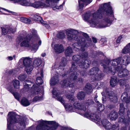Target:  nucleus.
Listing matches in <instances>:
<instances>
[{
	"instance_id": "8fccbe9b",
	"label": "nucleus",
	"mask_w": 130,
	"mask_h": 130,
	"mask_svg": "<svg viewBox=\"0 0 130 130\" xmlns=\"http://www.w3.org/2000/svg\"><path fill=\"white\" fill-rule=\"evenodd\" d=\"M85 103L87 106H89L94 103V101L92 100L88 99L86 101Z\"/></svg>"
},
{
	"instance_id": "f03ea898",
	"label": "nucleus",
	"mask_w": 130,
	"mask_h": 130,
	"mask_svg": "<svg viewBox=\"0 0 130 130\" xmlns=\"http://www.w3.org/2000/svg\"><path fill=\"white\" fill-rule=\"evenodd\" d=\"M8 116L7 128L9 130H21L25 128L26 121L25 117L12 112L8 113Z\"/></svg>"
},
{
	"instance_id": "052dcab7",
	"label": "nucleus",
	"mask_w": 130,
	"mask_h": 130,
	"mask_svg": "<svg viewBox=\"0 0 130 130\" xmlns=\"http://www.w3.org/2000/svg\"><path fill=\"white\" fill-rule=\"evenodd\" d=\"M67 128L65 127L62 126L60 128V130H67Z\"/></svg>"
},
{
	"instance_id": "6e6d98bb",
	"label": "nucleus",
	"mask_w": 130,
	"mask_h": 130,
	"mask_svg": "<svg viewBox=\"0 0 130 130\" xmlns=\"http://www.w3.org/2000/svg\"><path fill=\"white\" fill-rule=\"evenodd\" d=\"M122 37L121 36L118 37L117 40V43H120L122 39Z\"/></svg>"
},
{
	"instance_id": "3c124183",
	"label": "nucleus",
	"mask_w": 130,
	"mask_h": 130,
	"mask_svg": "<svg viewBox=\"0 0 130 130\" xmlns=\"http://www.w3.org/2000/svg\"><path fill=\"white\" fill-rule=\"evenodd\" d=\"M43 99L42 95L38 96H36L33 99V101L34 102H36L39 100H41Z\"/></svg>"
},
{
	"instance_id": "ea45409f",
	"label": "nucleus",
	"mask_w": 130,
	"mask_h": 130,
	"mask_svg": "<svg viewBox=\"0 0 130 130\" xmlns=\"http://www.w3.org/2000/svg\"><path fill=\"white\" fill-rule=\"evenodd\" d=\"M8 90L14 96L15 98L17 100H19V94L17 93L14 92L13 90V89L12 88H8Z\"/></svg>"
},
{
	"instance_id": "e433bc0d",
	"label": "nucleus",
	"mask_w": 130,
	"mask_h": 130,
	"mask_svg": "<svg viewBox=\"0 0 130 130\" xmlns=\"http://www.w3.org/2000/svg\"><path fill=\"white\" fill-rule=\"evenodd\" d=\"M119 82L120 85L121 86H124L125 87V89H127L128 87V84L126 80L124 79H120Z\"/></svg>"
},
{
	"instance_id": "6ab92c4d",
	"label": "nucleus",
	"mask_w": 130,
	"mask_h": 130,
	"mask_svg": "<svg viewBox=\"0 0 130 130\" xmlns=\"http://www.w3.org/2000/svg\"><path fill=\"white\" fill-rule=\"evenodd\" d=\"M84 104V103L82 102L79 103L78 102H76L73 104V105L76 109H80L85 112L87 110V108Z\"/></svg>"
},
{
	"instance_id": "cd10ccee",
	"label": "nucleus",
	"mask_w": 130,
	"mask_h": 130,
	"mask_svg": "<svg viewBox=\"0 0 130 130\" xmlns=\"http://www.w3.org/2000/svg\"><path fill=\"white\" fill-rule=\"evenodd\" d=\"M78 75V74L77 72H75L70 74L69 78V79L72 82H73L74 83V81L77 79Z\"/></svg>"
},
{
	"instance_id": "9d476101",
	"label": "nucleus",
	"mask_w": 130,
	"mask_h": 130,
	"mask_svg": "<svg viewBox=\"0 0 130 130\" xmlns=\"http://www.w3.org/2000/svg\"><path fill=\"white\" fill-rule=\"evenodd\" d=\"M88 74L90 75H94L95 78L93 80H101L104 76V74L102 73L99 69L96 67H93L89 70Z\"/></svg>"
},
{
	"instance_id": "09e8293b",
	"label": "nucleus",
	"mask_w": 130,
	"mask_h": 130,
	"mask_svg": "<svg viewBox=\"0 0 130 130\" xmlns=\"http://www.w3.org/2000/svg\"><path fill=\"white\" fill-rule=\"evenodd\" d=\"M64 33L63 32H59L57 35V37L60 39H62L65 37Z\"/></svg>"
},
{
	"instance_id": "20e7f679",
	"label": "nucleus",
	"mask_w": 130,
	"mask_h": 130,
	"mask_svg": "<svg viewBox=\"0 0 130 130\" xmlns=\"http://www.w3.org/2000/svg\"><path fill=\"white\" fill-rule=\"evenodd\" d=\"M79 32L76 30L72 29H67L66 30V34L68 40L72 41L73 40L76 41L77 43H74L72 46L74 49L76 50V49H80L82 51H85L84 47L86 46L85 39L82 37L78 36L77 35Z\"/></svg>"
},
{
	"instance_id": "473e14b6",
	"label": "nucleus",
	"mask_w": 130,
	"mask_h": 130,
	"mask_svg": "<svg viewBox=\"0 0 130 130\" xmlns=\"http://www.w3.org/2000/svg\"><path fill=\"white\" fill-rule=\"evenodd\" d=\"M73 53V52L72 49L70 46L68 47L65 50V54L67 56H70Z\"/></svg>"
},
{
	"instance_id": "4c0bfd02",
	"label": "nucleus",
	"mask_w": 130,
	"mask_h": 130,
	"mask_svg": "<svg viewBox=\"0 0 130 130\" xmlns=\"http://www.w3.org/2000/svg\"><path fill=\"white\" fill-rule=\"evenodd\" d=\"M119 122L124 124L126 126H128L129 125V122L123 117L119 118Z\"/></svg>"
},
{
	"instance_id": "37998d69",
	"label": "nucleus",
	"mask_w": 130,
	"mask_h": 130,
	"mask_svg": "<svg viewBox=\"0 0 130 130\" xmlns=\"http://www.w3.org/2000/svg\"><path fill=\"white\" fill-rule=\"evenodd\" d=\"M83 82V79L82 78H79L78 79V81L76 83V85L75 84V86L76 87H80L82 85Z\"/></svg>"
},
{
	"instance_id": "69168bd1",
	"label": "nucleus",
	"mask_w": 130,
	"mask_h": 130,
	"mask_svg": "<svg viewBox=\"0 0 130 130\" xmlns=\"http://www.w3.org/2000/svg\"><path fill=\"white\" fill-rule=\"evenodd\" d=\"M46 55V54L45 53H42L41 55L42 56L44 57Z\"/></svg>"
},
{
	"instance_id": "1a4fd4ad",
	"label": "nucleus",
	"mask_w": 130,
	"mask_h": 130,
	"mask_svg": "<svg viewBox=\"0 0 130 130\" xmlns=\"http://www.w3.org/2000/svg\"><path fill=\"white\" fill-rule=\"evenodd\" d=\"M26 82L25 83L23 84L24 90L25 91H28L30 88L33 89V91L31 92L30 97H32V96L35 94H38L40 91V89L37 86L34 87L33 84V87H31V85L32 83L31 82L28 80H26Z\"/></svg>"
},
{
	"instance_id": "49530a36",
	"label": "nucleus",
	"mask_w": 130,
	"mask_h": 130,
	"mask_svg": "<svg viewBox=\"0 0 130 130\" xmlns=\"http://www.w3.org/2000/svg\"><path fill=\"white\" fill-rule=\"evenodd\" d=\"M43 83V80L41 77H38L36 78V83L37 85H41Z\"/></svg>"
},
{
	"instance_id": "7c9ffc66",
	"label": "nucleus",
	"mask_w": 130,
	"mask_h": 130,
	"mask_svg": "<svg viewBox=\"0 0 130 130\" xmlns=\"http://www.w3.org/2000/svg\"><path fill=\"white\" fill-rule=\"evenodd\" d=\"M86 95L85 92L83 91H80L77 93V97L78 100L82 101L84 99Z\"/></svg>"
},
{
	"instance_id": "423d86ee",
	"label": "nucleus",
	"mask_w": 130,
	"mask_h": 130,
	"mask_svg": "<svg viewBox=\"0 0 130 130\" xmlns=\"http://www.w3.org/2000/svg\"><path fill=\"white\" fill-rule=\"evenodd\" d=\"M39 124L36 130H55L58 126V124L53 121H47L40 120L38 121Z\"/></svg>"
},
{
	"instance_id": "7ed1b4c3",
	"label": "nucleus",
	"mask_w": 130,
	"mask_h": 130,
	"mask_svg": "<svg viewBox=\"0 0 130 130\" xmlns=\"http://www.w3.org/2000/svg\"><path fill=\"white\" fill-rule=\"evenodd\" d=\"M121 60L120 57L111 60L110 61L109 59L106 58L105 60L101 61V64L103 66L104 72L114 75L116 69H118H118H122V65L120 63Z\"/></svg>"
},
{
	"instance_id": "4468645a",
	"label": "nucleus",
	"mask_w": 130,
	"mask_h": 130,
	"mask_svg": "<svg viewBox=\"0 0 130 130\" xmlns=\"http://www.w3.org/2000/svg\"><path fill=\"white\" fill-rule=\"evenodd\" d=\"M53 96L57 98L58 100L64 104V101L62 97L60 95H61V93L56 88H53L52 92Z\"/></svg>"
},
{
	"instance_id": "c756f323",
	"label": "nucleus",
	"mask_w": 130,
	"mask_h": 130,
	"mask_svg": "<svg viewBox=\"0 0 130 130\" xmlns=\"http://www.w3.org/2000/svg\"><path fill=\"white\" fill-rule=\"evenodd\" d=\"M84 89V90L88 94H90L93 91L92 86L89 84H86Z\"/></svg>"
},
{
	"instance_id": "4be33fe9",
	"label": "nucleus",
	"mask_w": 130,
	"mask_h": 130,
	"mask_svg": "<svg viewBox=\"0 0 130 130\" xmlns=\"http://www.w3.org/2000/svg\"><path fill=\"white\" fill-rule=\"evenodd\" d=\"M120 63L122 65L127 66L130 63V57L127 55L124 56L121 58Z\"/></svg>"
},
{
	"instance_id": "de8ad7c7",
	"label": "nucleus",
	"mask_w": 130,
	"mask_h": 130,
	"mask_svg": "<svg viewBox=\"0 0 130 130\" xmlns=\"http://www.w3.org/2000/svg\"><path fill=\"white\" fill-rule=\"evenodd\" d=\"M97 105V109L98 110L100 111H102L104 110V108L103 105L99 103Z\"/></svg>"
},
{
	"instance_id": "393cba45",
	"label": "nucleus",
	"mask_w": 130,
	"mask_h": 130,
	"mask_svg": "<svg viewBox=\"0 0 130 130\" xmlns=\"http://www.w3.org/2000/svg\"><path fill=\"white\" fill-rule=\"evenodd\" d=\"M122 101L127 103H129L130 102V97H128L127 92H125L122 93L121 97Z\"/></svg>"
},
{
	"instance_id": "79ce46f5",
	"label": "nucleus",
	"mask_w": 130,
	"mask_h": 130,
	"mask_svg": "<svg viewBox=\"0 0 130 130\" xmlns=\"http://www.w3.org/2000/svg\"><path fill=\"white\" fill-rule=\"evenodd\" d=\"M32 19L35 20L40 21L42 20V18L37 14H34L32 17Z\"/></svg>"
},
{
	"instance_id": "2f4dec72",
	"label": "nucleus",
	"mask_w": 130,
	"mask_h": 130,
	"mask_svg": "<svg viewBox=\"0 0 130 130\" xmlns=\"http://www.w3.org/2000/svg\"><path fill=\"white\" fill-rule=\"evenodd\" d=\"M118 115L115 111L111 112L109 115V117L112 120H115L118 118Z\"/></svg>"
},
{
	"instance_id": "f3484780",
	"label": "nucleus",
	"mask_w": 130,
	"mask_h": 130,
	"mask_svg": "<svg viewBox=\"0 0 130 130\" xmlns=\"http://www.w3.org/2000/svg\"><path fill=\"white\" fill-rule=\"evenodd\" d=\"M87 57H84L82 61L79 63V66L81 68H84L86 69L88 68L91 63V61L88 59H86Z\"/></svg>"
},
{
	"instance_id": "f8f14e48",
	"label": "nucleus",
	"mask_w": 130,
	"mask_h": 130,
	"mask_svg": "<svg viewBox=\"0 0 130 130\" xmlns=\"http://www.w3.org/2000/svg\"><path fill=\"white\" fill-rule=\"evenodd\" d=\"M102 94L103 96H105L107 98H109L111 102L114 103L117 102L118 99L117 97L112 92L108 91L107 89H106L103 91Z\"/></svg>"
},
{
	"instance_id": "9b49d317",
	"label": "nucleus",
	"mask_w": 130,
	"mask_h": 130,
	"mask_svg": "<svg viewBox=\"0 0 130 130\" xmlns=\"http://www.w3.org/2000/svg\"><path fill=\"white\" fill-rule=\"evenodd\" d=\"M59 0H45V4L44 7H49L52 8L54 10H55L56 9H60L62 8V5L64 3V2H63V4L60 5L59 6H57L56 4Z\"/></svg>"
},
{
	"instance_id": "a18cd8bd",
	"label": "nucleus",
	"mask_w": 130,
	"mask_h": 130,
	"mask_svg": "<svg viewBox=\"0 0 130 130\" xmlns=\"http://www.w3.org/2000/svg\"><path fill=\"white\" fill-rule=\"evenodd\" d=\"M21 20L22 22L25 23L30 24V20L24 17L21 18Z\"/></svg>"
},
{
	"instance_id": "680f3d73",
	"label": "nucleus",
	"mask_w": 130,
	"mask_h": 130,
	"mask_svg": "<svg viewBox=\"0 0 130 130\" xmlns=\"http://www.w3.org/2000/svg\"><path fill=\"white\" fill-rule=\"evenodd\" d=\"M110 109H111L114 107V106L113 105H109L107 106Z\"/></svg>"
},
{
	"instance_id": "e2e57ef3",
	"label": "nucleus",
	"mask_w": 130,
	"mask_h": 130,
	"mask_svg": "<svg viewBox=\"0 0 130 130\" xmlns=\"http://www.w3.org/2000/svg\"><path fill=\"white\" fill-rule=\"evenodd\" d=\"M7 59L9 60H11L13 59V57L12 56H9L7 58Z\"/></svg>"
},
{
	"instance_id": "5701e85b",
	"label": "nucleus",
	"mask_w": 130,
	"mask_h": 130,
	"mask_svg": "<svg viewBox=\"0 0 130 130\" xmlns=\"http://www.w3.org/2000/svg\"><path fill=\"white\" fill-rule=\"evenodd\" d=\"M82 34L83 36L87 39V41H86L85 39H85V44L86 45V46L84 47L85 50V47H88V46H90L91 44L92 41L91 39L89 37V36L87 34L83 32Z\"/></svg>"
},
{
	"instance_id": "b1692460",
	"label": "nucleus",
	"mask_w": 130,
	"mask_h": 130,
	"mask_svg": "<svg viewBox=\"0 0 130 130\" xmlns=\"http://www.w3.org/2000/svg\"><path fill=\"white\" fill-rule=\"evenodd\" d=\"M54 48L55 52L59 53H61L64 51L63 47L61 44H56L54 45Z\"/></svg>"
},
{
	"instance_id": "f257e3e1",
	"label": "nucleus",
	"mask_w": 130,
	"mask_h": 130,
	"mask_svg": "<svg viewBox=\"0 0 130 130\" xmlns=\"http://www.w3.org/2000/svg\"><path fill=\"white\" fill-rule=\"evenodd\" d=\"M110 2L105 3L103 6H101L96 12L91 13L89 12L86 13L83 15L84 20H88V22L91 27L96 28H102L109 26L111 25L112 21L108 18H104L103 17L104 11L107 16L113 17L111 7L110 5Z\"/></svg>"
},
{
	"instance_id": "0eeeda50",
	"label": "nucleus",
	"mask_w": 130,
	"mask_h": 130,
	"mask_svg": "<svg viewBox=\"0 0 130 130\" xmlns=\"http://www.w3.org/2000/svg\"><path fill=\"white\" fill-rule=\"evenodd\" d=\"M88 54L87 52H85L83 53L82 55V57L78 55L74 56L72 57V59L74 62L72 63V67L70 70L68 71L67 73H64V74L62 75L63 76H64L66 75L67 76V75H68L70 73V71L71 72H72L76 69L77 67V64H79V63L81 62L84 57H85V58L87 57Z\"/></svg>"
},
{
	"instance_id": "f704fd0d",
	"label": "nucleus",
	"mask_w": 130,
	"mask_h": 130,
	"mask_svg": "<svg viewBox=\"0 0 130 130\" xmlns=\"http://www.w3.org/2000/svg\"><path fill=\"white\" fill-rule=\"evenodd\" d=\"M41 63L42 61L40 59L37 58L34 60L32 66L34 67L37 68L39 66Z\"/></svg>"
},
{
	"instance_id": "a19ab883",
	"label": "nucleus",
	"mask_w": 130,
	"mask_h": 130,
	"mask_svg": "<svg viewBox=\"0 0 130 130\" xmlns=\"http://www.w3.org/2000/svg\"><path fill=\"white\" fill-rule=\"evenodd\" d=\"M13 83L15 88L18 89L19 88L20 83L19 81L17 80H14L13 81Z\"/></svg>"
},
{
	"instance_id": "a878e982",
	"label": "nucleus",
	"mask_w": 130,
	"mask_h": 130,
	"mask_svg": "<svg viewBox=\"0 0 130 130\" xmlns=\"http://www.w3.org/2000/svg\"><path fill=\"white\" fill-rule=\"evenodd\" d=\"M67 64V61L66 59L65 58H63L62 59V61L60 62V65L59 66L58 69L59 70V71L60 72V73L62 71L64 70V67Z\"/></svg>"
},
{
	"instance_id": "6e6552de",
	"label": "nucleus",
	"mask_w": 130,
	"mask_h": 130,
	"mask_svg": "<svg viewBox=\"0 0 130 130\" xmlns=\"http://www.w3.org/2000/svg\"><path fill=\"white\" fill-rule=\"evenodd\" d=\"M32 60V59L29 57H22L19 61V63L23 62V65L25 67V70L28 74L30 73L34 67L31 64Z\"/></svg>"
},
{
	"instance_id": "bf43d9fd",
	"label": "nucleus",
	"mask_w": 130,
	"mask_h": 130,
	"mask_svg": "<svg viewBox=\"0 0 130 130\" xmlns=\"http://www.w3.org/2000/svg\"><path fill=\"white\" fill-rule=\"evenodd\" d=\"M127 116L128 117V119L130 123V111H127Z\"/></svg>"
},
{
	"instance_id": "603ef678",
	"label": "nucleus",
	"mask_w": 130,
	"mask_h": 130,
	"mask_svg": "<svg viewBox=\"0 0 130 130\" xmlns=\"http://www.w3.org/2000/svg\"><path fill=\"white\" fill-rule=\"evenodd\" d=\"M27 77L26 75L25 74L20 75L19 76L18 78L20 80H24Z\"/></svg>"
},
{
	"instance_id": "72a5a7b5",
	"label": "nucleus",
	"mask_w": 130,
	"mask_h": 130,
	"mask_svg": "<svg viewBox=\"0 0 130 130\" xmlns=\"http://www.w3.org/2000/svg\"><path fill=\"white\" fill-rule=\"evenodd\" d=\"M58 76H55L52 78L50 81V84L51 85L54 86L59 81Z\"/></svg>"
},
{
	"instance_id": "c85d7f7f",
	"label": "nucleus",
	"mask_w": 130,
	"mask_h": 130,
	"mask_svg": "<svg viewBox=\"0 0 130 130\" xmlns=\"http://www.w3.org/2000/svg\"><path fill=\"white\" fill-rule=\"evenodd\" d=\"M117 83V77L115 76L111 77L110 81V85L112 87L116 86Z\"/></svg>"
},
{
	"instance_id": "a211bd4d",
	"label": "nucleus",
	"mask_w": 130,
	"mask_h": 130,
	"mask_svg": "<svg viewBox=\"0 0 130 130\" xmlns=\"http://www.w3.org/2000/svg\"><path fill=\"white\" fill-rule=\"evenodd\" d=\"M61 84L62 86L64 87H69L73 88L75 86V83L72 82L69 78L62 81Z\"/></svg>"
},
{
	"instance_id": "4d7b16f0",
	"label": "nucleus",
	"mask_w": 130,
	"mask_h": 130,
	"mask_svg": "<svg viewBox=\"0 0 130 130\" xmlns=\"http://www.w3.org/2000/svg\"><path fill=\"white\" fill-rule=\"evenodd\" d=\"M80 74L82 76H84L86 75V74L85 72L84 71H83L81 72L80 73Z\"/></svg>"
},
{
	"instance_id": "bb28decb",
	"label": "nucleus",
	"mask_w": 130,
	"mask_h": 130,
	"mask_svg": "<svg viewBox=\"0 0 130 130\" xmlns=\"http://www.w3.org/2000/svg\"><path fill=\"white\" fill-rule=\"evenodd\" d=\"M102 124L106 129H110L111 127L110 123L106 119H103L101 121Z\"/></svg>"
},
{
	"instance_id": "2eb2a0df",
	"label": "nucleus",
	"mask_w": 130,
	"mask_h": 130,
	"mask_svg": "<svg viewBox=\"0 0 130 130\" xmlns=\"http://www.w3.org/2000/svg\"><path fill=\"white\" fill-rule=\"evenodd\" d=\"M30 31L32 34V40L35 41V43H32V44H37L38 46H38L37 44L36 43L37 41L38 40V44L39 45H40L41 43V40H39V38L37 35V32L36 30L34 29H32L30 30Z\"/></svg>"
},
{
	"instance_id": "774afa93",
	"label": "nucleus",
	"mask_w": 130,
	"mask_h": 130,
	"mask_svg": "<svg viewBox=\"0 0 130 130\" xmlns=\"http://www.w3.org/2000/svg\"><path fill=\"white\" fill-rule=\"evenodd\" d=\"M121 130H126V127H124L122 128L121 129Z\"/></svg>"
},
{
	"instance_id": "864d4df0",
	"label": "nucleus",
	"mask_w": 130,
	"mask_h": 130,
	"mask_svg": "<svg viewBox=\"0 0 130 130\" xmlns=\"http://www.w3.org/2000/svg\"><path fill=\"white\" fill-rule=\"evenodd\" d=\"M66 96L67 98L69 100H71L72 101H74V98L73 95L68 94Z\"/></svg>"
},
{
	"instance_id": "412c9836",
	"label": "nucleus",
	"mask_w": 130,
	"mask_h": 130,
	"mask_svg": "<svg viewBox=\"0 0 130 130\" xmlns=\"http://www.w3.org/2000/svg\"><path fill=\"white\" fill-rule=\"evenodd\" d=\"M118 71V75L120 77H123L127 76L128 74V70L126 69H124L122 70V68L120 70L118 69H116V71Z\"/></svg>"
},
{
	"instance_id": "0e129e2a",
	"label": "nucleus",
	"mask_w": 130,
	"mask_h": 130,
	"mask_svg": "<svg viewBox=\"0 0 130 130\" xmlns=\"http://www.w3.org/2000/svg\"><path fill=\"white\" fill-rule=\"evenodd\" d=\"M92 40L93 42L94 43H96L97 42V40L94 37L92 38Z\"/></svg>"
},
{
	"instance_id": "c9c22d12",
	"label": "nucleus",
	"mask_w": 130,
	"mask_h": 130,
	"mask_svg": "<svg viewBox=\"0 0 130 130\" xmlns=\"http://www.w3.org/2000/svg\"><path fill=\"white\" fill-rule=\"evenodd\" d=\"M21 103L22 105L25 106H29L30 103L28 100L25 98H23L21 101Z\"/></svg>"
},
{
	"instance_id": "ddd939ff",
	"label": "nucleus",
	"mask_w": 130,
	"mask_h": 130,
	"mask_svg": "<svg viewBox=\"0 0 130 130\" xmlns=\"http://www.w3.org/2000/svg\"><path fill=\"white\" fill-rule=\"evenodd\" d=\"M81 114L82 115H83L84 117L93 121H95L97 124H100V117L95 114H91L89 110L85 112L84 114L82 113Z\"/></svg>"
},
{
	"instance_id": "39448f33",
	"label": "nucleus",
	"mask_w": 130,
	"mask_h": 130,
	"mask_svg": "<svg viewBox=\"0 0 130 130\" xmlns=\"http://www.w3.org/2000/svg\"><path fill=\"white\" fill-rule=\"evenodd\" d=\"M24 33H22L21 36H19L17 38V40L19 41V43L22 41L23 40L20 44L21 46H25L27 47H29L32 52L35 53L37 50L38 46L37 44H31L30 45L29 44V42L32 38V36H30V35L28 34L26 36V31H24Z\"/></svg>"
},
{
	"instance_id": "13d9d810",
	"label": "nucleus",
	"mask_w": 130,
	"mask_h": 130,
	"mask_svg": "<svg viewBox=\"0 0 130 130\" xmlns=\"http://www.w3.org/2000/svg\"><path fill=\"white\" fill-rule=\"evenodd\" d=\"M98 97V96L97 95H96L95 96L94 98V100L96 103H97V104L99 103V102L98 101V99H97Z\"/></svg>"
},
{
	"instance_id": "338daca9",
	"label": "nucleus",
	"mask_w": 130,
	"mask_h": 130,
	"mask_svg": "<svg viewBox=\"0 0 130 130\" xmlns=\"http://www.w3.org/2000/svg\"><path fill=\"white\" fill-rule=\"evenodd\" d=\"M40 75L41 77L43 76V72L42 71H41V73H40Z\"/></svg>"
},
{
	"instance_id": "58836bf2",
	"label": "nucleus",
	"mask_w": 130,
	"mask_h": 130,
	"mask_svg": "<svg viewBox=\"0 0 130 130\" xmlns=\"http://www.w3.org/2000/svg\"><path fill=\"white\" fill-rule=\"evenodd\" d=\"M125 109L123 104L122 103H120V110L119 112V113L120 115L122 116L124 115Z\"/></svg>"
},
{
	"instance_id": "aec40b11",
	"label": "nucleus",
	"mask_w": 130,
	"mask_h": 130,
	"mask_svg": "<svg viewBox=\"0 0 130 130\" xmlns=\"http://www.w3.org/2000/svg\"><path fill=\"white\" fill-rule=\"evenodd\" d=\"M92 0H79L78 1L79 10H82L85 6H86L88 4L90 3Z\"/></svg>"
},
{
	"instance_id": "c03bdc74",
	"label": "nucleus",
	"mask_w": 130,
	"mask_h": 130,
	"mask_svg": "<svg viewBox=\"0 0 130 130\" xmlns=\"http://www.w3.org/2000/svg\"><path fill=\"white\" fill-rule=\"evenodd\" d=\"M64 105L65 108L67 110H69L71 111L72 109V105L71 104H67L66 105L63 104Z\"/></svg>"
},
{
	"instance_id": "5fc2aeb1",
	"label": "nucleus",
	"mask_w": 130,
	"mask_h": 130,
	"mask_svg": "<svg viewBox=\"0 0 130 130\" xmlns=\"http://www.w3.org/2000/svg\"><path fill=\"white\" fill-rule=\"evenodd\" d=\"M111 127L110 128L112 129L113 130H114L115 129H117L118 127V125L117 124L116 125H111Z\"/></svg>"
},
{
	"instance_id": "dca6fc26",
	"label": "nucleus",
	"mask_w": 130,
	"mask_h": 130,
	"mask_svg": "<svg viewBox=\"0 0 130 130\" xmlns=\"http://www.w3.org/2000/svg\"><path fill=\"white\" fill-rule=\"evenodd\" d=\"M2 34L5 35L8 34H9L11 32L13 33L16 31L15 28L13 29L9 26L6 25L5 27H1Z\"/></svg>"
}]
</instances>
